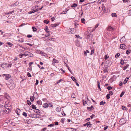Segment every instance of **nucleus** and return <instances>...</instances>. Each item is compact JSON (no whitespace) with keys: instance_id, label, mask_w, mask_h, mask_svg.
Listing matches in <instances>:
<instances>
[{"instance_id":"5701e85b","label":"nucleus","mask_w":131,"mask_h":131,"mask_svg":"<svg viewBox=\"0 0 131 131\" xmlns=\"http://www.w3.org/2000/svg\"><path fill=\"white\" fill-rule=\"evenodd\" d=\"M112 16L113 17H116L117 16L116 13H113L112 14Z\"/></svg>"},{"instance_id":"0eeeda50","label":"nucleus","mask_w":131,"mask_h":131,"mask_svg":"<svg viewBox=\"0 0 131 131\" xmlns=\"http://www.w3.org/2000/svg\"><path fill=\"white\" fill-rule=\"evenodd\" d=\"M120 47L121 49H126L127 47L126 45L124 44H121L120 45Z\"/></svg>"},{"instance_id":"4be33fe9","label":"nucleus","mask_w":131,"mask_h":131,"mask_svg":"<svg viewBox=\"0 0 131 131\" xmlns=\"http://www.w3.org/2000/svg\"><path fill=\"white\" fill-rule=\"evenodd\" d=\"M6 43L8 44L10 47H11L13 45L12 43H11L9 42H7Z\"/></svg>"},{"instance_id":"58836bf2","label":"nucleus","mask_w":131,"mask_h":131,"mask_svg":"<svg viewBox=\"0 0 131 131\" xmlns=\"http://www.w3.org/2000/svg\"><path fill=\"white\" fill-rule=\"evenodd\" d=\"M32 28L33 29V31H36L37 30V29L35 27H32Z\"/></svg>"},{"instance_id":"e433bc0d","label":"nucleus","mask_w":131,"mask_h":131,"mask_svg":"<svg viewBox=\"0 0 131 131\" xmlns=\"http://www.w3.org/2000/svg\"><path fill=\"white\" fill-rule=\"evenodd\" d=\"M30 100L31 102L34 101V97L32 96H31L30 97Z\"/></svg>"},{"instance_id":"6e6d98bb","label":"nucleus","mask_w":131,"mask_h":131,"mask_svg":"<svg viewBox=\"0 0 131 131\" xmlns=\"http://www.w3.org/2000/svg\"><path fill=\"white\" fill-rule=\"evenodd\" d=\"M54 126V125L53 124H51L48 125V127H53Z\"/></svg>"},{"instance_id":"2f4dec72","label":"nucleus","mask_w":131,"mask_h":131,"mask_svg":"<svg viewBox=\"0 0 131 131\" xmlns=\"http://www.w3.org/2000/svg\"><path fill=\"white\" fill-rule=\"evenodd\" d=\"M48 40L49 41H54L55 39L54 38H48Z\"/></svg>"},{"instance_id":"9d476101","label":"nucleus","mask_w":131,"mask_h":131,"mask_svg":"<svg viewBox=\"0 0 131 131\" xmlns=\"http://www.w3.org/2000/svg\"><path fill=\"white\" fill-rule=\"evenodd\" d=\"M17 115H20V114H21V110L19 109V108H17L16 111Z\"/></svg>"},{"instance_id":"bb28decb","label":"nucleus","mask_w":131,"mask_h":131,"mask_svg":"<svg viewBox=\"0 0 131 131\" xmlns=\"http://www.w3.org/2000/svg\"><path fill=\"white\" fill-rule=\"evenodd\" d=\"M73 128H67L66 129V131H72V130Z\"/></svg>"},{"instance_id":"c9c22d12","label":"nucleus","mask_w":131,"mask_h":131,"mask_svg":"<svg viewBox=\"0 0 131 131\" xmlns=\"http://www.w3.org/2000/svg\"><path fill=\"white\" fill-rule=\"evenodd\" d=\"M122 109L123 110H127V108L126 107L124 106H122Z\"/></svg>"},{"instance_id":"c756f323","label":"nucleus","mask_w":131,"mask_h":131,"mask_svg":"<svg viewBox=\"0 0 131 131\" xmlns=\"http://www.w3.org/2000/svg\"><path fill=\"white\" fill-rule=\"evenodd\" d=\"M105 102H104L103 101H102L100 103V105H102L105 104Z\"/></svg>"},{"instance_id":"aec40b11","label":"nucleus","mask_w":131,"mask_h":131,"mask_svg":"<svg viewBox=\"0 0 131 131\" xmlns=\"http://www.w3.org/2000/svg\"><path fill=\"white\" fill-rule=\"evenodd\" d=\"M93 106H92L90 107H88L87 108V109L89 111L92 110L93 109Z\"/></svg>"},{"instance_id":"ddd939ff","label":"nucleus","mask_w":131,"mask_h":131,"mask_svg":"<svg viewBox=\"0 0 131 131\" xmlns=\"http://www.w3.org/2000/svg\"><path fill=\"white\" fill-rule=\"evenodd\" d=\"M11 77L10 75L9 74H7L5 77V79L6 80H8Z\"/></svg>"},{"instance_id":"bf43d9fd","label":"nucleus","mask_w":131,"mask_h":131,"mask_svg":"<svg viewBox=\"0 0 131 131\" xmlns=\"http://www.w3.org/2000/svg\"><path fill=\"white\" fill-rule=\"evenodd\" d=\"M27 52H28V51H26V52H25L24 53V56H28V53H27Z\"/></svg>"},{"instance_id":"6ab92c4d","label":"nucleus","mask_w":131,"mask_h":131,"mask_svg":"<svg viewBox=\"0 0 131 131\" xmlns=\"http://www.w3.org/2000/svg\"><path fill=\"white\" fill-rule=\"evenodd\" d=\"M130 52H131V50L128 49L126 50V53L128 55Z\"/></svg>"},{"instance_id":"393cba45","label":"nucleus","mask_w":131,"mask_h":131,"mask_svg":"<svg viewBox=\"0 0 131 131\" xmlns=\"http://www.w3.org/2000/svg\"><path fill=\"white\" fill-rule=\"evenodd\" d=\"M56 110L58 112H59L61 110V109L60 108L57 107L56 109Z\"/></svg>"},{"instance_id":"37998d69","label":"nucleus","mask_w":131,"mask_h":131,"mask_svg":"<svg viewBox=\"0 0 131 131\" xmlns=\"http://www.w3.org/2000/svg\"><path fill=\"white\" fill-rule=\"evenodd\" d=\"M120 63L122 65H123L124 64V62L123 60H121L120 62Z\"/></svg>"},{"instance_id":"e2e57ef3","label":"nucleus","mask_w":131,"mask_h":131,"mask_svg":"<svg viewBox=\"0 0 131 131\" xmlns=\"http://www.w3.org/2000/svg\"><path fill=\"white\" fill-rule=\"evenodd\" d=\"M108 127V126H106L104 128V130H106V129Z\"/></svg>"},{"instance_id":"c03bdc74","label":"nucleus","mask_w":131,"mask_h":131,"mask_svg":"<svg viewBox=\"0 0 131 131\" xmlns=\"http://www.w3.org/2000/svg\"><path fill=\"white\" fill-rule=\"evenodd\" d=\"M35 12V11L34 10H33L32 11H31L29 12L28 13L29 14H32V13H34Z\"/></svg>"},{"instance_id":"412c9836","label":"nucleus","mask_w":131,"mask_h":131,"mask_svg":"<svg viewBox=\"0 0 131 131\" xmlns=\"http://www.w3.org/2000/svg\"><path fill=\"white\" fill-rule=\"evenodd\" d=\"M113 28L111 26L108 27L107 28V30L109 31H111L113 30Z\"/></svg>"},{"instance_id":"052dcab7","label":"nucleus","mask_w":131,"mask_h":131,"mask_svg":"<svg viewBox=\"0 0 131 131\" xmlns=\"http://www.w3.org/2000/svg\"><path fill=\"white\" fill-rule=\"evenodd\" d=\"M109 56H107V55H105L104 57L105 59L106 60L109 58Z\"/></svg>"},{"instance_id":"3c124183","label":"nucleus","mask_w":131,"mask_h":131,"mask_svg":"<svg viewBox=\"0 0 131 131\" xmlns=\"http://www.w3.org/2000/svg\"><path fill=\"white\" fill-rule=\"evenodd\" d=\"M125 92H122L120 95L121 97H122L123 95L124 94Z\"/></svg>"},{"instance_id":"f8f14e48","label":"nucleus","mask_w":131,"mask_h":131,"mask_svg":"<svg viewBox=\"0 0 131 131\" xmlns=\"http://www.w3.org/2000/svg\"><path fill=\"white\" fill-rule=\"evenodd\" d=\"M46 31V32H47L48 34L50 35V33H49V31H48V26H46L45 29H44Z\"/></svg>"},{"instance_id":"79ce46f5","label":"nucleus","mask_w":131,"mask_h":131,"mask_svg":"<svg viewBox=\"0 0 131 131\" xmlns=\"http://www.w3.org/2000/svg\"><path fill=\"white\" fill-rule=\"evenodd\" d=\"M32 107L33 109H36L37 107H36L34 105H32L31 106Z\"/></svg>"},{"instance_id":"9b49d317","label":"nucleus","mask_w":131,"mask_h":131,"mask_svg":"<svg viewBox=\"0 0 131 131\" xmlns=\"http://www.w3.org/2000/svg\"><path fill=\"white\" fill-rule=\"evenodd\" d=\"M93 35L91 34H89L87 35V37L88 39H91Z\"/></svg>"},{"instance_id":"f3484780","label":"nucleus","mask_w":131,"mask_h":131,"mask_svg":"<svg viewBox=\"0 0 131 131\" xmlns=\"http://www.w3.org/2000/svg\"><path fill=\"white\" fill-rule=\"evenodd\" d=\"M129 79V78L128 77H127L126 78V79H125L124 81L123 82V83L124 84H125L127 83V81Z\"/></svg>"},{"instance_id":"69168bd1","label":"nucleus","mask_w":131,"mask_h":131,"mask_svg":"<svg viewBox=\"0 0 131 131\" xmlns=\"http://www.w3.org/2000/svg\"><path fill=\"white\" fill-rule=\"evenodd\" d=\"M108 94H110V95H113V93L112 92V91H110L109 92V93Z\"/></svg>"},{"instance_id":"6e6552de","label":"nucleus","mask_w":131,"mask_h":131,"mask_svg":"<svg viewBox=\"0 0 131 131\" xmlns=\"http://www.w3.org/2000/svg\"><path fill=\"white\" fill-rule=\"evenodd\" d=\"M7 66H8L7 64H3L0 66V67H2L3 68H5Z\"/></svg>"},{"instance_id":"423d86ee","label":"nucleus","mask_w":131,"mask_h":131,"mask_svg":"<svg viewBox=\"0 0 131 131\" xmlns=\"http://www.w3.org/2000/svg\"><path fill=\"white\" fill-rule=\"evenodd\" d=\"M120 41L121 43H125L126 42L125 36H123L120 39Z\"/></svg>"},{"instance_id":"ea45409f","label":"nucleus","mask_w":131,"mask_h":131,"mask_svg":"<svg viewBox=\"0 0 131 131\" xmlns=\"http://www.w3.org/2000/svg\"><path fill=\"white\" fill-rule=\"evenodd\" d=\"M91 124L90 123V122L87 123V126L88 127H89L91 126Z\"/></svg>"},{"instance_id":"09e8293b","label":"nucleus","mask_w":131,"mask_h":131,"mask_svg":"<svg viewBox=\"0 0 131 131\" xmlns=\"http://www.w3.org/2000/svg\"><path fill=\"white\" fill-rule=\"evenodd\" d=\"M27 75L28 77H31V75L30 74V73L29 72H28L27 74Z\"/></svg>"},{"instance_id":"a878e982","label":"nucleus","mask_w":131,"mask_h":131,"mask_svg":"<svg viewBox=\"0 0 131 131\" xmlns=\"http://www.w3.org/2000/svg\"><path fill=\"white\" fill-rule=\"evenodd\" d=\"M29 116L32 118L37 117V115H29Z\"/></svg>"},{"instance_id":"f257e3e1","label":"nucleus","mask_w":131,"mask_h":131,"mask_svg":"<svg viewBox=\"0 0 131 131\" xmlns=\"http://www.w3.org/2000/svg\"><path fill=\"white\" fill-rule=\"evenodd\" d=\"M8 87L11 90H13L15 88V84L13 82V79L9 80L8 83H7Z\"/></svg>"},{"instance_id":"f704fd0d","label":"nucleus","mask_w":131,"mask_h":131,"mask_svg":"<svg viewBox=\"0 0 131 131\" xmlns=\"http://www.w3.org/2000/svg\"><path fill=\"white\" fill-rule=\"evenodd\" d=\"M27 102L28 104L29 105H30L31 104V102L29 100H27Z\"/></svg>"},{"instance_id":"a19ab883","label":"nucleus","mask_w":131,"mask_h":131,"mask_svg":"<svg viewBox=\"0 0 131 131\" xmlns=\"http://www.w3.org/2000/svg\"><path fill=\"white\" fill-rule=\"evenodd\" d=\"M77 6V5L76 4L74 3L73 5H72L71 7H76Z\"/></svg>"},{"instance_id":"1a4fd4ad","label":"nucleus","mask_w":131,"mask_h":131,"mask_svg":"<svg viewBox=\"0 0 131 131\" xmlns=\"http://www.w3.org/2000/svg\"><path fill=\"white\" fill-rule=\"evenodd\" d=\"M19 4V2L17 1L14 4H12L11 5V6L12 7H13L17 5H18Z\"/></svg>"},{"instance_id":"7ed1b4c3","label":"nucleus","mask_w":131,"mask_h":131,"mask_svg":"<svg viewBox=\"0 0 131 131\" xmlns=\"http://www.w3.org/2000/svg\"><path fill=\"white\" fill-rule=\"evenodd\" d=\"M67 32L69 34H74L75 33L74 28H70L67 30Z\"/></svg>"},{"instance_id":"864d4df0","label":"nucleus","mask_w":131,"mask_h":131,"mask_svg":"<svg viewBox=\"0 0 131 131\" xmlns=\"http://www.w3.org/2000/svg\"><path fill=\"white\" fill-rule=\"evenodd\" d=\"M59 23H56L54 24V27H55L56 26H58V25L59 24Z\"/></svg>"},{"instance_id":"dca6fc26","label":"nucleus","mask_w":131,"mask_h":131,"mask_svg":"<svg viewBox=\"0 0 131 131\" xmlns=\"http://www.w3.org/2000/svg\"><path fill=\"white\" fill-rule=\"evenodd\" d=\"M27 53H28V54L27 56H28L30 57H32L33 56V54L32 53H30V52L28 51V52H27Z\"/></svg>"},{"instance_id":"7c9ffc66","label":"nucleus","mask_w":131,"mask_h":131,"mask_svg":"<svg viewBox=\"0 0 131 131\" xmlns=\"http://www.w3.org/2000/svg\"><path fill=\"white\" fill-rule=\"evenodd\" d=\"M37 104L39 105H41V102L40 100L37 101Z\"/></svg>"},{"instance_id":"603ef678","label":"nucleus","mask_w":131,"mask_h":131,"mask_svg":"<svg viewBox=\"0 0 131 131\" xmlns=\"http://www.w3.org/2000/svg\"><path fill=\"white\" fill-rule=\"evenodd\" d=\"M85 21V20L84 18H82L81 19V21L82 23H84Z\"/></svg>"},{"instance_id":"8fccbe9b","label":"nucleus","mask_w":131,"mask_h":131,"mask_svg":"<svg viewBox=\"0 0 131 131\" xmlns=\"http://www.w3.org/2000/svg\"><path fill=\"white\" fill-rule=\"evenodd\" d=\"M65 119L64 118H62L61 120V122L62 123H64V121Z\"/></svg>"},{"instance_id":"cd10ccee","label":"nucleus","mask_w":131,"mask_h":131,"mask_svg":"<svg viewBox=\"0 0 131 131\" xmlns=\"http://www.w3.org/2000/svg\"><path fill=\"white\" fill-rule=\"evenodd\" d=\"M129 66V64H127L125 67L123 68V70H125L128 68Z\"/></svg>"},{"instance_id":"4d7b16f0","label":"nucleus","mask_w":131,"mask_h":131,"mask_svg":"<svg viewBox=\"0 0 131 131\" xmlns=\"http://www.w3.org/2000/svg\"><path fill=\"white\" fill-rule=\"evenodd\" d=\"M98 26V24H97L95 28H94V29H93V30H92V31H94L95 29L96 28H97Z\"/></svg>"},{"instance_id":"4468645a","label":"nucleus","mask_w":131,"mask_h":131,"mask_svg":"<svg viewBox=\"0 0 131 131\" xmlns=\"http://www.w3.org/2000/svg\"><path fill=\"white\" fill-rule=\"evenodd\" d=\"M59 62V61L58 60H56L54 58L53 59L52 61V64L53 65L54 63H58Z\"/></svg>"},{"instance_id":"0e129e2a","label":"nucleus","mask_w":131,"mask_h":131,"mask_svg":"<svg viewBox=\"0 0 131 131\" xmlns=\"http://www.w3.org/2000/svg\"><path fill=\"white\" fill-rule=\"evenodd\" d=\"M34 63L32 62H30L29 63V67H30L31 66V65L32 64H33Z\"/></svg>"},{"instance_id":"20e7f679","label":"nucleus","mask_w":131,"mask_h":131,"mask_svg":"<svg viewBox=\"0 0 131 131\" xmlns=\"http://www.w3.org/2000/svg\"><path fill=\"white\" fill-rule=\"evenodd\" d=\"M126 122V119L124 118H122L120 120L119 122V124L121 125H122L125 124Z\"/></svg>"},{"instance_id":"680f3d73","label":"nucleus","mask_w":131,"mask_h":131,"mask_svg":"<svg viewBox=\"0 0 131 131\" xmlns=\"http://www.w3.org/2000/svg\"><path fill=\"white\" fill-rule=\"evenodd\" d=\"M128 14L129 15L131 16V9L129 11Z\"/></svg>"},{"instance_id":"a211bd4d","label":"nucleus","mask_w":131,"mask_h":131,"mask_svg":"<svg viewBox=\"0 0 131 131\" xmlns=\"http://www.w3.org/2000/svg\"><path fill=\"white\" fill-rule=\"evenodd\" d=\"M49 106L48 104L47 103H45L43 104V107L45 108Z\"/></svg>"},{"instance_id":"774afa93","label":"nucleus","mask_w":131,"mask_h":131,"mask_svg":"<svg viewBox=\"0 0 131 131\" xmlns=\"http://www.w3.org/2000/svg\"><path fill=\"white\" fill-rule=\"evenodd\" d=\"M23 56H24V54H20L19 55V57L20 58H21Z\"/></svg>"},{"instance_id":"49530a36","label":"nucleus","mask_w":131,"mask_h":131,"mask_svg":"<svg viewBox=\"0 0 131 131\" xmlns=\"http://www.w3.org/2000/svg\"><path fill=\"white\" fill-rule=\"evenodd\" d=\"M44 23L47 24L49 23V21L46 20H45L44 21Z\"/></svg>"},{"instance_id":"4c0bfd02","label":"nucleus","mask_w":131,"mask_h":131,"mask_svg":"<svg viewBox=\"0 0 131 131\" xmlns=\"http://www.w3.org/2000/svg\"><path fill=\"white\" fill-rule=\"evenodd\" d=\"M120 53H116L115 56L116 58H117L120 56Z\"/></svg>"},{"instance_id":"c85d7f7f","label":"nucleus","mask_w":131,"mask_h":131,"mask_svg":"<svg viewBox=\"0 0 131 131\" xmlns=\"http://www.w3.org/2000/svg\"><path fill=\"white\" fill-rule=\"evenodd\" d=\"M83 104L84 106H85L86 104H87V102L86 101H84L83 100L82 101Z\"/></svg>"},{"instance_id":"2eb2a0df","label":"nucleus","mask_w":131,"mask_h":131,"mask_svg":"<svg viewBox=\"0 0 131 131\" xmlns=\"http://www.w3.org/2000/svg\"><path fill=\"white\" fill-rule=\"evenodd\" d=\"M1 106L3 107V106L2 105H0V114H3V113H1V112H2L3 109H4V108L3 107H1Z\"/></svg>"},{"instance_id":"de8ad7c7","label":"nucleus","mask_w":131,"mask_h":131,"mask_svg":"<svg viewBox=\"0 0 131 131\" xmlns=\"http://www.w3.org/2000/svg\"><path fill=\"white\" fill-rule=\"evenodd\" d=\"M75 95L74 94H72L71 97L72 98H75Z\"/></svg>"},{"instance_id":"a18cd8bd","label":"nucleus","mask_w":131,"mask_h":131,"mask_svg":"<svg viewBox=\"0 0 131 131\" xmlns=\"http://www.w3.org/2000/svg\"><path fill=\"white\" fill-rule=\"evenodd\" d=\"M110 94H108L106 96L107 99H109L110 98Z\"/></svg>"},{"instance_id":"13d9d810","label":"nucleus","mask_w":131,"mask_h":131,"mask_svg":"<svg viewBox=\"0 0 131 131\" xmlns=\"http://www.w3.org/2000/svg\"><path fill=\"white\" fill-rule=\"evenodd\" d=\"M112 89V87H111V86H108L107 88V89L108 90H110L111 89Z\"/></svg>"},{"instance_id":"72a5a7b5","label":"nucleus","mask_w":131,"mask_h":131,"mask_svg":"<svg viewBox=\"0 0 131 131\" xmlns=\"http://www.w3.org/2000/svg\"><path fill=\"white\" fill-rule=\"evenodd\" d=\"M71 78L72 79V80L76 82V81H77V80H76V79H75V77H74L72 76L71 77Z\"/></svg>"},{"instance_id":"f03ea898","label":"nucleus","mask_w":131,"mask_h":131,"mask_svg":"<svg viewBox=\"0 0 131 131\" xmlns=\"http://www.w3.org/2000/svg\"><path fill=\"white\" fill-rule=\"evenodd\" d=\"M102 11L100 13L99 15H102L104 13H106L109 11V9L107 8H105L104 5L103 4H102Z\"/></svg>"},{"instance_id":"338daca9","label":"nucleus","mask_w":131,"mask_h":131,"mask_svg":"<svg viewBox=\"0 0 131 131\" xmlns=\"http://www.w3.org/2000/svg\"><path fill=\"white\" fill-rule=\"evenodd\" d=\"M38 82H39L38 80H36V82L35 83V85H37L38 84Z\"/></svg>"},{"instance_id":"b1692460","label":"nucleus","mask_w":131,"mask_h":131,"mask_svg":"<svg viewBox=\"0 0 131 131\" xmlns=\"http://www.w3.org/2000/svg\"><path fill=\"white\" fill-rule=\"evenodd\" d=\"M40 110L38 109H36L34 111V112L36 113H37L38 114L40 113V112H39Z\"/></svg>"},{"instance_id":"5fc2aeb1","label":"nucleus","mask_w":131,"mask_h":131,"mask_svg":"<svg viewBox=\"0 0 131 131\" xmlns=\"http://www.w3.org/2000/svg\"><path fill=\"white\" fill-rule=\"evenodd\" d=\"M18 41H20L21 42H23L24 41V40L23 39L21 38L19 39Z\"/></svg>"},{"instance_id":"473e14b6","label":"nucleus","mask_w":131,"mask_h":131,"mask_svg":"<svg viewBox=\"0 0 131 131\" xmlns=\"http://www.w3.org/2000/svg\"><path fill=\"white\" fill-rule=\"evenodd\" d=\"M66 66L67 67V68H68V70H69V71L71 72V73L72 74V71L71 70L70 68L67 65H66Z\"/></svg>"},{"instance_id":"39448f33","label":"nucleus","mask_w":131,"mask_h":131,"mask_svg":"<svg viewBox=\"0 0 131 131\" xmlns=\"http://www.w3.org/2000/svg\"><path fill=\"white\" fill-rule=\"evenodd\" d=\"M5 109L4 110L3 109V112L4 113V114H5V113L6 114H8L10 112L11 110H10L9 108H6L5 107Z\"/></svg>"}]
</instances>
